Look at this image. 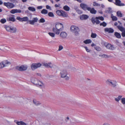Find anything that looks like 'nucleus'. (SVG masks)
<instances>
[{"mask_svg": "<svg viewBox=\"0 0 125 125\" xmlns=\"http://www.w3.org/2000/svg\"><path fill=\"white\" fill-rule=\"evenodd\" d=\"M63 25L60 23H58L55 25V27L52 28V31L55 34L59 35L60 32L63 30Z\"/></svg>", "mask_w": 125, "mask_h": 125, "instance_id": "1", "label": "nucleus"}, {"mask_svg": "<svg viewBox=\"0 0 125 125\" xmlns=\"http://www.w3.org/2000/svg\"><path fill=\"white\" fill-rule=\"evenodd\" d=\"M4 27L7 31L11 33H15L17 32V29L15 27L7 25H4Z\"/></svg>", "mask_w": 125, "mask_h": 125, "instance_id": "2", "label": "nucleus"}, {"mask_svg": "<svg viewBox=\"0 0 125 125\" xmlns=\"http://www.w3.org/2000/svg\"><path fill=\"white\" fill-rule=\"evenodd\" d=\"M61 77L62 78H65V80H68L69 79V77L67 76V72L66 70H62L60 72Z\"/></svg>", "mask_w": 125, "mask_h": 125, "instance_id": "3", "label": "nucleus"}, {"mask_svg": "<svg viewBox=\"0 0 125 125\" xmlns=\"http://www.w3.org/2000/svg\"><path fill=\"white\" fill-rule=\"evenodd\" d=\"M70 29L71 31L74 33L76 35H77L78 34L80 30L78 27L74 26H72L71 27Z\"/></svg>", "mask_w": 125, "mask_h": 125, "instance_id": "4", "label": "nucleus"}, {"mask_svg": "<svg viewBox=\"0 0 125 125\" xmlns=\"http://www.w3.org/2000/svg\"><path fill=\"white\" fill-rule=\"evenodd\" d=\"M33 83L34 84L38 85L40 88H42L44 86V84L42 82L36 79H34Z\"/></svg>", "mask_w": 125, "mask_h": 125, "instance_id": "5", "label": "nucleus"}, {"mask_svg": "<svg viewBox=\"0 0 125 125\" xmlns=\"http://www.w3.org/2000/svg\"><path fill=\"white\" fill-rule=\"evenodd\" d=\"M106 83L107 84L110 85L112 87L114 88L117 85V83L115 81L110 79L107 80Z\"/></svg>", "mask_w": 125, "mask_h": 125, "instance_id": "6", "label": "nucleus"}, {"mask_svg": "<svg viewBox=\"0 0 125 125\" xmlns=\"http://www.w3.org/2000/svg\"><path fill=\"white\" fill-rule=\"evenodd\" d=\"M10 62L7 60H4L0 63V68H3L5 67L10 65Z\"/></svg>", "mask_w": 125, "mask_h": 125, "instance_id": "7", "label": "nucleus"}, {"mask_svg": "<svg viewBox=\"0 0 125 125\" xmlns=\"http://www.w3.org/2000/svg\"><path fill=\"white\" fill-rule=\"evenodd\" d=\"M16 68L19 71H22L26 70L27 69V67L26 65H22L16 67Z\"/></svg>", "mask_w": 125, "mask_h": 125, "instance_id": "8", "label": "nucleus"}, {"mask_svg": "<svg viewBox=\"0 0 125 125\" xmlns=\"http://www.w3.org/2000/svg\"><path fill=\"white\" fill-rule=\"evenodd\" d=\"M41 64L40 63H33L31 65V67L33 70H35L37 68L40 67Z\"/></svg>", "mask_w": 125, "mask_h": 125, "instance_id": "9", "label": "nucleus"}, {"mask_svg": "<svg viewBox=\"0 0 125 125\" xmlns=\"http://www.w3.org/2000/svg\"><path fill=\"white\" fill-rule=\"evenodd\" d=\"M16 19L20 22H26L28 21L29 18L27 17H25L23 18H21L20 17H17Z\"/></svg>", "mask_w": 125, "mask_h": 125, "instance_id": "10", "label": "nucleus"}, {"mask_svg": "<svg viewBox=\"0 0 125 125\" xmlns=\"http://www.w3.org/2000/svg\"><path fill=\"white\" fill-rule=\"evenodd\" d=\"M3 4L4 6H6L7 8L9 9L12 8L14 6V5L13 3L9 2H4Z\"/></svg>", "mask_w": 125, "mask_h": 125, "instance_id": "11", "label": "nucleus"}, {"mask_svg": "<svg viewBox=\"0 0 125 125\" xmlns=\"http://www.w3.org/2000/svg\"><path fill=\"white\" fill-rule=\"evenodd\" d=\"M81 8L84 10H88L90 7L84 3H81L80 4Z\"/></svg>", "mask_w": 125, "mask_h": 125, "instance_id": "12", "label": "nucleus"}, {"mask_svg": "<svg viewBox=\"0 0 125 125\" xmlns=\"http://www.w3.org/2000/svg\"><path fill=\"white\" fill-rule=\"evenodd\" d=\"M106 48L111 50H115V48L114 47V45L108 43L107 45H105Z\"/></svg>", "mask_w": 125, "mask_h": 125, "instance_id": "13", "label": "nucleus"}, {"mask_svg": "<svg viewBox=\"0 0 125 125\" xmlns=\"http://www.w3.org/2000/svg\"><path fill=\"white\" fill-rule=\"evenodd\" d=\"M7 20L8 21H11L12 22H14L16 21L15 18V16L12 15H10L8 17H7Z\"/></svg>", "mask_w": 125, "mask_h": 125, "instance_id": "14", "label": "nucleus"}, {"mask_svg": "<svg viewBox=\"0 0 125 125\" xmlns=\"http://www.w3.org/2000/svg\"><path fill=\"white\" fill-rule=\"evenodd\" d=\"M67 33L64 31H62L60 33V36L61 38L62 39H65L67 36Z\"/></svg>", "mask_w": 125, "mask_h": 125, "instance_id": "15", "label": "nucleus"}, {"mask_svg": "<svg viewBox=\"0 0 125 125\" xmlns=\"http://www.w3.org/2000/svg\"><path fill=\"white\" fill-rule=\"evenodd\" d=\"M114 3L116 5L118 6L125 5L124 3L121 2V1L120 0H115V2Z\"/></svg>", "mask_w": 125, "mask_h": 125, "instance_id": "16", "label": "nucleus"}, {"mask_svg": "<svg viewBox=\"0 0 125 125\" xmlns=\"http://www.w3.org/2000/svg\"><path fill=\"white\" fill-rule=\"evenodd\" d=\"M38 20V18L37 17L33 18L32 20H29V21L30 24L33 25L35 23L37 22Z\"/></svg>", "mask_w": 125, "mask_h": 125, "instance_id": "17", "label": "nucleus"}, {"mask_svg": "<svg viewBox=\"0 0 125 125\" xmlns=\"http://www.w3.org/2000/svg\"><path fill=\"white\" fill-rule=\"evenodd\" d=\"M91 21L93 24L96 23L97 24H99L100 22L98 19H96V17H92L91 19Z\"/></svg>", "mask_w": 125, "mask_h": 125, "instance_id": "18", "label": "nucleus"}, {"mask_svg": "<svg viewBox=\"0 0 125 125\" xmlns=\"http://www.w3.org/2000/svg\"><path fill=\"white\" fill-rule=\"evenodd\" d=\"M43 65L48 68H52L53 65L50 62L48 63H44L43 64Z\"/></svg>", "mask_w": 125, "mask_h": 125, "instance_id": "19", "label": "nucleus"}, {"mask_svg": "<svg viewBox=\"0 0 125 125\" xmlns=\"http://www.w3.org/2000/svg\"><path fill=\"white\" fill-rule=\"evenodd\" d=\"M88 10L90 11L91 13L93 14H95L97 12V11L94 8H91L90 7Z\"/></svg>", "mask_w": 125, "mask_h": 125, "instance_id": "20", "label": "nucleus"}, {"mask_svg": "<svg viewBox=\"0 0 125 125\" xmlns=\"http://www.w3.org/2000/svg\"><path fill=\"white\" fill-rule=\"evenodd\" d=\"M10 13L12 14H14L16 13H20L22 12L21 10L20 9H13L11 10L10 11Z\"/></svg>", "mask_w": 125, "mask_h": 125, "instance_id": "21", "label": "nucleus"}, {"mask_svg": "<svg viewBox=\"0 0 125 125\" xmlns=\"http://www.w3.org/2000/svg\"><path fill=\"white\" fill-rule=\"evenodd\" d=\"M104 31L109 33H113L114 32V29L111 28H105L104 29Z\"/></svg>", "mask_w": 125, "mask_h": 125, "instance_id": "22", "label": "nucleus"}, {"mask_svg": "<svg viewBox=\"0 0 125 125\" xmlns=\"http://www.w3.org/2000/svg\"><path fill=\"white\" fill-rule=\"evenodd\" d=\"M89 17L88 16L86 15H83L80 16V19L81 20H86Z\"/></svg>", "mask_w": 125, "mask_h": 125, "instance_id": "23", "label": "nucleus"}, {"mask_svg": "<svg viewBox=\"0 0 125 125\" xmlns=\"http://www.w3.org/2000/svg\"><path fill=\"white\" fill-rule=\"evenodd\" d=\"M117 27L118 29L122 32L125 31V28L122 26H117Z\"/></svg>", "mask_w": 125, "mask_h": 125, "instance_id": "24", "label": "nucleus"}, {"mask_svg": "<svg viewBox=\"0 0 125 125\" xmlns=\"http://www.w3.org/2000/svg\"><path fill=\"white\" fill-rule=\"evenodd\" d=\"M18 125H27L26 124L22 121H17L16 122Z\"/></svg>", "mask_w": 125, "mask_h": 125, "instance_id": "25", "label": "nucleus"}, {"mask_svg": "<svg viewBox=\"0 0 125 125\" xmlns=\"http://www.w3.org/2000/svg\"><path fill=\"white\" fill-rule=\"evenodd\" d=\"M61 16H62L63 17H67L68 16L67 14L63 10H62V12H61Z\"/></svg>", "mask_w": 125, "mask_h": 125, "instance_id": "26", "label": "nucleus"}, {"mask_svg": "<svg viewBox=\"0 0 125 125\" xmlns=\"http://www.w3.org/2000/svg\"><path fill=\"white\" fill-rule=\"evenodd\" d=\"M114 35L117 38H120L121 37V35L118 32H115Z\"/></svg>", "mask_w": 125, "mask_h": 125, "instance_id": "27", "label": "nucleus"}, {"mask_svg": "<svg viewBox=\"0 0 125 125\" xmlns=\"http://www.w3.org/2000/svg\"><path fill=\"white\" fill-rule=\"evenodd\" d=\"M33 103L36 105L38 106L39 105L41 104L40 102L37 101L35 100H33Z\"/></svg>", "mask_w": 125, "mask_h": 125, "instance_id": "28", "label": "nucleus"}, {"mask_svg": "<svg viewBox=\"0 0 125 125\" xmlns=\"http://www.w3.org/2000/svg\"><path fill=\"white\" fill-rule=\"evenodd\" d=\"M122 97V96L121 95H119L117 97L115 98V101L117 102H118L120 100Z\"/></svg>", "mask_w": 125, "mask_h": 125, "instance_id": "29", "label": "nucleus"}, {"mask_svg": "<svg viewBox=\"0 0 125 125\" xmlns=\"http://www.w3.org/2000/svg\"><path fill=\"white\" fill-rule=\"evenodd\" d=\"M91 42L92 41L90 39H87L83 41V42L86 44L89 43Z\"/></svg>", "mask_w": 125, "mask_h": 125, "instance_id": "30", "label": "nucleus"}, {"mask_svg": "<svg viewBox=\"0 0 125 125\" xmlns=\"http://www.w3.org/2000/svg\"><path fill=\"white\" fill-rule=\"evenodd\" d=\"M117 15L119 17H122V14L120 11H118L116 13Z\"/></svg>", "mask_w": 125, "mask_h": 125, "instance_id": "31", "label": "nucleus"}, {"mask_svg": "<svg viewBox=\"0 0 125 125\" xmlns=\"http://www.w3.org/2000/svg\"><path fill=\"white\" fill-rule=\"evenodd\" d=\"M64 10L66 11H69L70 9V8L67 5H65L63 7Z\"/></svg>", "mask_w": 125, "mask_h": 125, "instance_id": "32", "label": "nucleus"}, {"mask_svg": "<svg viewBox=\"0 0 125 125\" xmlns=\"http://www.w3.org/2000/svg\"><path fill=\"white\" fill-rule=\"evenodd\" d=\"M28 9L29 10L32 11H34L36 10V9L35 8L31 7H29Z\"/></svg>", "mask_w": 125, "mask_h": 125, "instance_id": "33", "label": "nucleus"}, {"mask_svg": "<svg viewBox=\"0 0 125 125\" xmlns=\"http://www.w3.org/2000/svg\"><path fill=\"white\" fill-rule=\"evenodd\" d=\"M111 17L113 21H116L117 20V17L116 16H114L113 14L111 15Z\"/></svg>", "mask_w": 125, "mask_h": 125, "instance_id": "34", "label": "nucleus"}, {"mask_svg": "<svg viewBox=\"0 0 125 125\" xmlns=\"http://www.w3.org/2000/svg\"><path fill=\"white\" fill-rule=\"evenodd\" d=\"M48 11L45 9H43L41 11V13L42 14H46L48 13Z\"/></svg>", "mask_w": 125, "mask_h": 125, "instance_id": "35", "label": "nucleus"}, {"mask_svg": "<svg viewBox=\"0 0 125 125\" xmlns=\"http://www.w3.org/2000/svg\"><path fill=\"white\" fill-rule=\"evenodd\" d=\"M99 56L102 57L103 58H108L110 57V56H109L105 54L100 55H99Z\"/></svg>", "mask_w": 125, "mask_h": 125, "instance_id": "36", "label": "nucleus"}, {"mask_svg": "<svg viewBox=\"0 0 125 125\" xmlns=\"http://www.w3.org/2000/svg\"><path fill=\"white\" fill-rule=\"evenodd\" d=\"M93 6H100V4H99L95 2H93Z\"/></svg>", "mask_w": 125, "mask_h": 125, "instance_id": "37", "label": "nucleus"}, {"mask_svg": "<svg viewBox=\"0 0 125 125\" xmlns=\"http://www.w3.org/2000/svg\"><path fill=\"white\" fill-rule=\"evenodd\" d=\"M96 19L102 21H103L104 20V18L102 16L96 17Z\"/></svg>", "mask_w": 125, "mask_h": 125, "instance_id": "38", "label": "nucleus"}, {"mask_svg": "<svg viewBox=\"0 0 125 125\" xmlns=\"http://www.w3.org/2000/svg\"><path fill=\"white\" fill-rule=\"evenodd\" d=\"M100 25V26H102L104 27H105L106 26L107 24L105 22L103 21V22L101 23Z\"/></svg>", "mask_w": 125, "mask_h": 125, "instance_id": "39", "label": "nucleus"}, {"mask_svg": "<svg viewBox=\"0 0 125 125\" xmlns=\"http://www.w3.org/2000/svg\"><path fill=\"white\" fill-rule=\"evenodd\" d=\"M97 36V35L95 33H92L91 35V37L93 38H95Z\"/></svg>", "mask_w": 125, "mask_h": 125, "instance_id": "40", "label": "nucleus"}, {"mask_svg": "<svg viewBox=\"0 0 125 125\" xmlns=\"http://www.w3.org/2000/svg\"><path fill=\"white\" fill-rule=\"evenodd\" d=\"M48 15L50 17H53L54 16V15L53 13L52 12H49L48 13Z\"/></svg>", "mask_w": 125, "mask_h": 125, "instance_id": "41", "label": "nucleus"}, {"mask_svg": "<svg viewBox=\"0 0 125 125\" xmlns=\"http://www.w3.org/2000/svg\"><path fill=\"white\" fill-rule=\"evenodd\" d=\"M39 23H44L45 22V20L43 18H42L39 20Z\"/></svg>", "mask_w": 125, "mask_h": 125, "instance_id": "42", "label": "nucleus"}, {"mask_svg": "<svg viewBox=\"0 0 125 125\" xmlns=\"http://www.w3.org/2000/svg\"><path fill=\"white\" fill-rule=\"evenodd\" d=\"M62 11V10H57L56 11V13L58 15L61 16V15Z\"/></svg>", "mask_w": 125, "mask_h": 125, "instance_id": "43", "label": "nucleus"}, {"mask_svg": "<svg viewBox=\"0 0 125 125\" xmlns=\"http://www.w3.org/2000/svg\"><path fill=\"white\" fill-rule=\"evenodd\" d=\"M6 20L5 19H2L0 20V22L2 23H4L6 22Z\"/></svg>", "mask_w": 125, "mask_h": 125, "instance_id": "44", "label": "nucleus"}, {"mask_svg": "<svg viewBox=\"0 0 125 125\" xmlns=\"http://www.w3.org/2000/svg\"><path fill=\"white\" fill-rule=\"evenodd\" d=\"M121 102L124 105L125 104V98H122Z\"/></svg>", "mask_w": 125, "mask_h": 125, "instance_id": "45", "label": "nucleus"}, {"mask_svg": "<svg viewBox=\"0 0 125 125\" xmlns=\"http://www.w3.org/2000/svg\"><path fill=\"white\" fill-rule=\"evenodd\" d=\"M95 50L98 51H100L101 50V48L98 46L95 47Z\"/></svg>", "mask_w": 125, "mask_h": 125, "instance_id": "46", "label": "nucleus"}, {"mask_svg": "<svg viewBox=\"0 0 125 125\" xmlns=\"http://www.w3.org/2000/svg\"><path fill=\"white\" fill-rule=\"evenodd\" d=\"M48 34L49 35L52 37H54L55 35V33H54L49 32Z\"/></svg>", "mask_w": 125, "mask_h": 125, "instance_id": "47", "label": "nucleus"}, {"mask_svg": "<svg viewBox=\"0 0 125 125\" xmlns=\"http://www.w3.org/2000/svg\"><path fill=\"white\" fill-rule=\"evenodd\" d=\"M84 48H85L87 52H90V50L88 49L87 47L86 46H84Z\"/></svg>", "mask_w": 125, "mask_h": 125, "instance_id": "48", "label": "nucleus"}, {"mask_svg": "<svg viewBox=\"0 0 125 125\" xmlns=\"http://www.w3.org/2000/svg\"><path fill=\"white\" fill-rule=\"evenodd\" d=\"M63 49V47L61 45H60L59 46V48L58 50L59 51H60L62 50Z\"/></svg>", "mask_w": 125, "mask_h": 125, "instance_id": "49", "label": "nucleus"}, {"mask_svg": "<svg viewBox=\"0 0 125 125\" xmlns=\"http://www.w3.org/2000/svg\"><path fill=\"white\" fill-rule=\"evenodd\" d=\"M77 12L79 14H81L82 13V11L79 9L77 10Z\"/></svg>", "mask_w": 125, "mask_h": 125, "instance_id": "50", "label": "nucleus"}, {"mask_svg": "<svg viewBox=\"0 0 125 125\" xmlns=\"http://www.w3.org/2000/svg\"><path fill=\"white\" fill-rule=\"evenodd\" d=\"M121 35L123 37H125V31L122 32Z\"/></svg>", "mask_w": 125, "mask_h": 125, "instance_id": "51", "label": "nucleus"}, {"mask_svg": "<svg viewBox=\"0 0 125 125\" xmlns=\"http://www.w3.org/2000/svg\"><path fill=\"white\" fill-rule=\"evenodd\" d=\"M102 125H111L110 124L108 123L105 122Z\"/></svg>", "mask_w": 125, "mask_h": 125, "instance_id": "52", "label": "nucleus"}, {"mask_svg": "<svg viewBox=\"0 0 125 125\" xmlns=\"http://www.w3.org/2000/svg\"><path fill=\"white\" fill-rule=\"evenodd\" d=\"M108 9L109 10H107V11L108 12V13H111L112 12V11H111V8H108Z\"/></svg>", "mask_w": 125, "mask_h": 125, "instance_id": "53", "label": "nucleus"}, {"mask_svg": "<svg viewBox=\"0 0 125 125\" xmlns=\"http://www.w3.org/2000/svg\"><path fill=\"white\" fill-rule=\"evenodd\" d=\"M46 8L47 9H50V10H51V7L49 5H47L46 6Z\"/></svg>", "mask_w": 125, "mask_h": 125, "instance_id": "54", "label": "nucleus"}, {"mask_svg": "<svg viewBox=\"0 0 125 125\" xmlns=\"http://www.w3.org/2000/svg\"><path fill=\"white\" fill-rule=\"evenodd\" d=\"M74 9L76 11L79 9L78 7H74Z\"/></svg>", "mask_w": 125, "mask_h": 125, "instance_id": "55", "label": "nucleus"}, {"mask_svg": "<svg viewBox=\"0 0 125 125\" xmlns=\"http://www.w3.org/2000/svg\"><path fill=\"white\" fill-rule=\"evenodd\" d=\"M42 8V7L41 6H39L37 7V9H41Z\"/></svg>", "mask_w": 125, "mask_h": 125, "instance_id": "56", "label": "nucleus"}, {"mask_svg": "<svg viewBox=\"0 0 125 125\" xmlns=\"http://www.w3.org/2000/svg\"><path fill=\"white\" fill-rule=\"evenodd\" d=\"M36 75L37 76H41V74L39 73H36Z\"/></svg>", "mask_w": 125, "mask_h": 125, "instance_id": "57", "label": "nucleus"}, {"mask_svg": "<svg viewBox=\"0 0 125 125\" xmlns=\"http://www.w3.org/2000/svg\"><path fill=\"white\" fill-rule=\"evenodd\" d=\"M101 6L103 8H104L105 7L104 5L103 4H102L101 5Z\"/></svg>", "mask_w": 125, "mask_h": 125, "instance_id": "58", "label": "nucleus"}, {"mask_svg": "<svg viewBox=\"0 0 125 125\" xmlns=\"http://www.w3.org/2000/svg\"><path fill=\"white\" fill-rule=\"evenodd\" d=\"M76 0L79 3H81L82 2V1L81 0Z\"/></svg>", "mask_w": 125, "mask_h": 125, "instance_id": "59", "label": "nucleus"}, {"mask_svg": "<svg viewBox=\"0 0 125 125\" xmlns=\"http://www.w3.org/2000/svg\"><path fill=\"white\" fill-rule=\"evenodd\" d=\"M114 25L115 26H117V25H118V23L117 22H115V23H114Z\"/></svg>", "mask_w": 125, "mask_h": 125, "instance_id": "60", "label": "nucleus"}, {"mask_svg": "<svg viewBox=\"0 0 125 125\" xmlns=\"http://www.w3.org/2000/svg\"><path fill=\"white\" fill-rule=\"evenodd\" d=\"M42 125H51L50 124H47V123L43 124Z\"/></svg>", "mask_w": 125, "mask_h": 125, "instance_id": "61", "label": "nucleus"}, {"mask_svg": "<svg viewBox=\"0 0 125 125\" xmlns=\"http://www.w3.org/2000/svg\"><path fill=\"white\" fill-rule=\"evenodd\" d=\"M91 46L92 47H93L95 46V44L94 43H92L91 45Z\"/></svg>", "mask_w": 125, "mask_h": 125, "instance_id": "62", "label": "nucleus"}, {"mask_svg": "<svg viewBox=\"0 0 125 125\" xmlns=\"http://www.w3.org/2000/svg\"><path fill=\"white\" fill-rule=\"evenodd\" d=\"M3 4V2L2 1L0 0V5H1Z\"/></svg>", "mask_w": 125, "mask_h": 125, "instance_id": "63", "label": "nucleus"}, {"mask_svg": "<svg viewBox=\"0 0 125 125\" xmlns=\"http://www.w3.org/2000/svg\"><path fill=\"white\" fill-rule=\"evenodd\" d=\"M108 1L110 2H112L113 0H107Z\"/></svg>", "mask_w": 125, "mask_h": 125, "instance_id": "64", "label": "nucleus"}]
</instances>
